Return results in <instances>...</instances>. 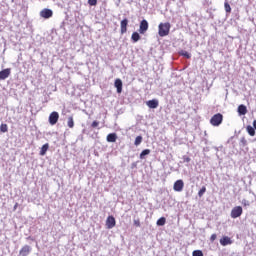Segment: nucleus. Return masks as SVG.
Returning <instances> with one entry per match:
<instances>
[{
  "mask_svg": "<svg viewBox=\"0 0 256 256\" xmlns=\"http://www.w3.org/2000/svg\"><path fill=\"white\" fill-rule=\"evenodd\" d=\"M169 31H171V23H160L158 26V34L160 37H167L169 35Z\"/></svg>",
  "mask_w": 256,
  "mask_h": 256,
  "instance_id": "obj_1",
  "label": "nucleus"
},
{
  "mask_svg": "<svg viewBox=\"0 0 256 256\" xmlns=\"http://www.w3.org/2000/svg\"><path fill=\"white\" fill-rule=\"evenodd\" d=\"M221 123H223V114H221V113H217V114L213 115L210 119V124L213 127H219V125H221Z\"/></svg>",
  "mask_w": 256,
  "mask_h": 256,
  "instance_id": "obj_2",
  "label": "nucleus"
},
{
  "mask_svg": "<svg viewBox=\"0 0 256 256\" xmlns=\"http://www.w3.org/2000/svg\"><path fill=\"white\" fill-rule=\"evenodd\" d=\"M241 215H243V207L235 206L231 210V217H232V219H237V217H241Z\"/></svg>",
  "mask_w": 256,
  "mask_h": 256,
  "instance_id": "obj_3",
  "label": "nucleus"
},
{
  "mask_svg": "<svg viewBox=\"0 0 256 256\" xmlns=\"http://www.w3.org/2000/svg\"><path fill=\"white\" fill-rule=\"evenodd\" d=\"M148 30H149V22H147V20H142L140 22L139 34L145 35V33H147Z\"/></svg>",
  "mask_w": 256,
  "mask_h": 256,
  "instance_id": "obj_4",
  "label": "nucleus"
},
{
  "mask_svg": "<svg viewBox=\"0 0 256 256\" xmlns=\"http://www.w3.org/2000/svg\"><path fill=\"white\" fill-rule=\"evenodd\" d=\"M40 17L43 19H51L53 17V10L45 8L40 12Z\"/></svg>",
  "mask_w": 256,
  "mask_h": 256,
  "instance_id": "obj_5",
  "label": "nucleus"
},
{
  "mask_svg": "<svg viewBox=\"0 0 256 256\" xmlns=\"http://www.w3.org/2000/svg\"><path fill=\"white\" fill-rule=\"evenodd\" d=\"M57 121H59V113L54 111L49 115V123L50 125H57Z\"/></svg>",
  "mask_w": 256,
  "mask_h": 256,
  "instance_id": "obj_6",
  "label": "nucleus"
},
{
  "mask_svg": "<svg viewBox=\"0 0 256 256\" xmlns=\"http://www.w3.org/2000/svg\"><path fill=\"white\" fill-rule=\"evenodd\" d=\"M31 254V246L29 245H24L19 251L18 256H29Z\"/></svg>",
  "mask_w": 256,
  "mask_h": 256,
  "instance_id": "obj_7",
  "label": "nucleus"
},
{
  "mask_svg": "<svg viewBox=\"0 0 256 256\" xmlns=\"http://www.w3.org/2000/svg\"><path fill=\"white\" fill-rule=\"evenodd\" d=\"M183 187H185V183L183 182V180H177L174 183L173 189H174V191L181 193V191H183Z\"/></svg>",
  "mask_w": 256,
  "mask_h": 256,
  "instance_id": "obj_8",
  "label": "nucleus"
},
{
  "mask_svg": "<svg viewBox=\"0 0 256 256\" xmlns=\"http://www.w3.org/2000/svg\"><path fill=\"white\" fill-rule=\"evenodd\" d=\"M117 225V222L115 221V217L113 216H108L106 219V227L107 229H113Z\"/></svg>",
  "mask_w": 256,
  "mask_h": 256,
  "instance_id": "obj_9",
  "label": "nucleus"
},
{
  "mask_svg": "<svg viewBox=\"0 0 256 256\" xmlns=\"http://www.w3.org/2000/svg\"><path fill=\"white\" fill-rule=\"evenodd\" d=\"M127 25H129V20L127 18L123 19L120 22V33H121V35H125V32L127 31Z\"/></svg>",
  "mask_w": 256,
  "mask_h": 256,
  "instance_id": "obj_10",
  "label": "nucleus"
},
{
  "mask_svg": "<svg viewBox=\"0 0 256 256\" xmlns=\"http://www.w3.org/2000/svg\"><path fill=\"white\" fill-rule=\"evenodd\" d=\"M11 75V68H6L0 71V81H5Z\"/></svg>",
  "mask_w": 256,
  "mask_h": 256,
  "instance_id": "obj_11",
  "label": "nucleus"
},
{
  "mask_svg": "<svg viewBox=\"0 0 256 256\" xmlns=\"http://www.w3.org/2000/svg\"><path fill=\"white\" fill-rule=\"evenodd\" d=\"M147 107L149 109H157L159 107V100L157 99H152L146 102Z\"/></svg>",
  "mask_w": 256,
  "mask_h": 256,
  "instance_id": "obj_12",
  "label": "nucleus"
},
{
  "mask_svg": "<svg viewBox=\"0 0 256 256\" xmlns=\"http://www.w3.org/2000/svg\"><path fill=\"white\" fill-rule=\"evenodd\" d=\"M114 87L117 89V93L123 92V81L121 79L117 78L114 82Z\"/></svg>",
  "mask_w": 256,
  "mask_h": 256,
  "instance_id": "obj_13",
  "label": "nucleus"
},
{
  "mask_svg": "<svg viewBox=\"0 0 256 256\" xmlns=\"http://www.w3.org/2000/svg\"><path fill=\"white\" fill-rule=\"evenodd\" d=\"M231 243H233V241H231V238L228 236H224L222 239H220V245L223 247H227V245H231Z\"/></svg>",
  "mask_w": 256,
  "mask_h": 256,
  "instance_id": "obj_14",
  "label": "nucleus"
},
{
  "mask_svg": "<svg viewBox=\"0 0 256 256\" xmlns=\"http://www.w3.org/2000/svg\"><path fill=\"white\" fill-rule=\"evenodd\" d=\"M106 140L108 141V143H115V141H117V134L116 133L108 134Z\"/></svg>",
  "mask_w": 256,
  "mask_h": 256,
  "instance_id": "obj_15",
  "label": "nucleus"
},
{
  "mask_svg": "<svg viewBox=\"0 0 256 256\" xmlns=\"http://www.w3.org/2000/svg\"><path fill=\"white\" fill-rule=\"evenodd\" d=\"M239 115H247V106L241 104L238 106Z\"/></svg>",
  "mask_w": 256,
  "mask_h": 256,
  "instance_id": "obj_16",
  "label": "nucleus"
},
{
  "mask_svg": "<svg viewBox=\"0 0 256 256\" xmlns=\"http://www.w3.org/2000/svg\"><path fill=\"white\" fill-rule=\"evenodd\" d=\"M47 151H49V143H46V144H44V145L41 147L40 155H41V156L46 155V154H47Z\"/></svg>",
  "mask_w": 256,
  "mask_h": 256,
  "instance_id": "obj_17",
  "label": "nucleus"
},
{
  "mask_svg": "<svg viewBox=\"0 0 256 256\" xmlns=\"http://www.w3.org/2000/svg\"><path fill=\"white\" fill-rule=\"evenodd\" d=\"M131 39L133 43H137V41L141 40V35H139L138 32H133L131 35Z\"/></svg>",
  "mask_w": 256,
  "mask_h": 256,
  "instance_id": "obj_18",
  "label": "nucleus"
},
{
  "mask_svg": "<svg viewBox=\"0 0 256 256\" xmlns=\"http://www.w3.org/2000/svg\"><path fill=\"white\" fill-rule=\"evenodd\" d=\"M246 131L250 135V137H255V128H253V126L248 125L246 127Z\"/></svg>",
  "mask_w": 256,
  "mask_h": 256,
  "instance_id": "obj_19",
  "label": "nucleus"
},
{
  "mask_svg": "<svg viewBox=\"0 0 256 256\" xmlns=\"http://www.w3.org/2000/svg\"><path fill=\"white\" fill-rule=\"evenodd\" d=\"M67 125L70 129H73V127H75V121L73 120V116L68 117Z\"/></svg>",
  "mask_w": 256,
  "mask_h": 256,
  "instance_id": "obj_20",
  "label": "nucleus"
},
{
  "mask_svg": "<svg viewBox=\"0 0 256 256\" xmlns=\"http://www.w3.org/2000/svg\"><path fill=\"white\" fill-rule=\"evenodd\" d=\"M165 223H167V219L165 217H161L157 220L156 224L159 227H163V225H165Z\"/></svg>",
  "mask_w": 256,
  "mask_h": 256,
  "instance_id": "obj_21",
  "label": "nucleus"
},
{
  "mask_svg": "<svg viewBox=\"0 0 256 256\" xmlns=\"http://www.w3.org/2000/svg\"><path fill=\"white\" fill-rule=\"evenodd\" d=\"M142 142H143V136H137L135 139L134 145L138 147V145H141Z\"/></svg>",
  "mask_w": 256,
  "mask_h": 256,
  "instance_id": "obj_22",
  "label": "nucleus"
},
{
  "mask_svg": "<svg viewBox=\"0 0 256 256\" xmlns=\"http://www.w3.org/2000/svg\"><path fill=\"white\" fill-rule=\"evenodd\" d=\"M0 131L1 133H7V131H9V127L7 126V124H1Z\"/></svg>",
  "mask_w": 256,
  "mask_h": 256,
  "instance_id": "obj_23",
  "label": "nucleus"
},
{
  "mask_svg": "<svg viewBox=\"0 0 256 256\" xmlns=\"http://www.w3.org/2000/svg\"><path fill=\"white\" fill-rule=\"evenodd\" d=\"M180 55H182V57H185L186 59H191V54L185 50H182L180 52Z\"/></svg>",
  "mask_w": 256,
  "mask_h": 256,
  "instance_id": "obj_24",
  "label": "nucleus"
},
{
  "mask_svg": "<svg viewBox=\"0 0 256 256\" xmlns=\"http://www.w3.org/2000/svg\"><path fill=\"white\" fill-rule=\"evenodd\" d=\"M149 153H151V150H149V149L143 150L140 154V159H143L145 157V155H149Z\"/></svg>",
  "mask_w": 256,
  "mask_h": 256,
  "instance_id": "obj_25",
  "label": "nucleus"
},
{
  "mask_svg": "<svg viewBox=\"0 0 256 256\" xmlns=\"http://www.w3.org/2000/svg\"><path fill=\"white\" fill-rule=\"evenodd\" d=\"M207 191V188L205 186H203L199 192H198V196L199 197H203V195H205V192Z\"/></svg>",
  "mask_w": 256,
  "mask_h": 256,
  "instance_id": "obj_26",
  "label": "nucleus"
},
{
  "mask_svg": "<svg viewBox=\"0 0 256 256\" xmlns=\"http://www.w3.org/2000/svg\"><path fill=\"white\" fill-rule=\"evenodd\" d=\"M224 7H225L226 13H231V5H229V2H225Z\"/></svg>",
  "mask_w": 256,
  "mask_h": 256,
  "instance_id": "obj_27",
  "label": "nucleus"
},
{
  "mask_svg": "<svg viewBox=\"0 0 256 256\" xmlns=\"http://www.w3.org/2000/svg\"><path fill=\"white\" fill-rule=\"evenodd\" d=\"M134 227H141V220L139 218L133 220Z\"/></svg>",
  "mask_w": 256,
  "mask_h": 256,
  "instance_id": "obj_28",
  "label": "nucleus"
},
{
  "mask_svg": "<svg viewBox=\"0 0 256 256\" xmlns=\"http://www.w3.org/2000/svg\"><path fill=\"white\" fill-rule=\"evenodd\" d=\"M192 256H203V251L195 250L193 251Z\"/></svg>",
  "mask_w": 256,
  "mask_h": 256,
  "instance_id": "obj_29",
  "label": "nucleus"
},
{
  "mask_svg": "<svg viewBox=\"0 0 256 256\" xmlns=\"http://www.w3.org/2000/svg\"><path fill=\"white\" fill-rule=\"evenodd\" d=\"M88 5H91V7H95V5H97V0H88Z\"/></svg>",
  "mask_w": 256,
  "mask_h": 256,
  "instance_id": "obj_30",
  "label": "nucleus"
},
{
  "mask_svg": "<svg viewBox=\"0 0 256 256\" xmlns=\"http://www.w3.org/2000/svg\"><path fill=\"white\" fill-rule=\"evenodd\" d=\"M91 127H93V129H95L96 127H99V122L93 121L91 124Z\"/></svg>",
  "mask_w": 256,
  "mask_h": 256,
  "instance_id": "obj_31",
  "label": "nucleus"
},
{
  "mask_svg": "<svg viewBox=\"0 0 256 256\" xmlns=\"http://www.w3.org/2000/svg\"><path fill=\"white\" fill-rule=\"evenodd\" d=\"M242 205H244V207H248L250 205L249 201L243 199L242 200Z\"/></svg>",
  "mask_w": 256,
  "mask_h": 256,
  "instance_id": "obj_32",
  "label": "nucleus"
},
{
  "mask_svg": "<svg viewBox=\"0 0 256 256\" xmlns=\"http://www.w3.org/2000/svg\"><path fill=\"white\" fill-rule=\"evenodd\" d=\"M216 239H217V234H212L210 237L211 243H213V241H215Z\"/></svg>",
  "mask_w": 256,
  "mask_h": 256,
  "instance_id": "obj_33",
  "label": "nucleus"
},
{
  "mask_svg": "<svg viewBox=\"0 0 256 256\" xmlns=\"http://www.w3.org/2000/svg\"><path fill=\"white\" fill-rule=\"evenodd\" d=\"M184 162H185V163H190V162H191V158H190V157L184 158Z\"/></svg>",
  "mask_w": 256,
  "mask_h": 256,
  "instance_id": "obj_34",
  "label": "nucleus"
},
{
  "mask_svg": "<svg viewBox=\"0 0 256 256\" xmlns=\"http://www.w3.org/2000/svg\"><path fill=\"white\" fill-rule=\"evenodd\" d=\"M17 207H19V203H16L15 205H14V211H16L17 210Z\"/></svg>",
  "mask_w": 256,
  "mask_h": 256,
  "instance_id": "obj_35",
  "label": "nucleus"
},
{
  "mask_svg": "<svg viewBox=\"0 0 256 256\" xmlns=\"http://www.w3.org/2000/svg\"><path fill=\"white\" fill-rule=\"evenodd\" d=\"M253 127L256 130V120L253 121Z\"/></svg>",
  "mask_w": 256,
  "mask_h": 256,
  "instance_id": "obj_36",
  "label": "nucleus"
},
{
  "mask_svg": "<svg viewBox=\"0 0 256 256\" xmlns=\"http://www.w3.org/2000/svg\"><path fill=\"white\" fill-rule=\"evenodd\" d=\"M118 3H121V0H118Z\"/></svg>",
  "mask_w": 256,
  "mask_h": 256,
  "instance_id": "obj_37",
  "label": "nucleus"
}]
</instances>
